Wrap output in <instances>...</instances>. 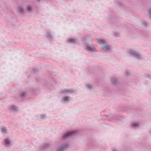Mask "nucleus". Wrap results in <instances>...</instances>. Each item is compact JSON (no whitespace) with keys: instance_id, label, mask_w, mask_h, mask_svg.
<instances>
[{"instance_id":"f257e3e1","label":"nucleus","mask_w":151,"mask_h":151,"mask_svg":"<svg viewBox=\"0 0 151 151\" xmlns=\"http://www.w3.org/2000/svg\"><path fill=\"white\" fill-rule=\"evenodd\" d=\"M77 131L68 132L65 134L62 137L58 146L55 151H65L68 148L69 144L66 140L77 133Z\"/></svg>"},{"instance_id":"f03ea898","label":"nucleus","mask_w":151,"mask_h":151,"mask_svg":"<svg viewBox=\"0 0 151 151\" xmlns=\"http://www.w3.org/2000/svg\"><path fill=\"white\" fill-rule=\"evenodd\" d=\"M74 90L73 89L66 88L60 91V93L62 94V96L60 99L61 102L63 104H68L71 100V98L67 95L71 92H74Z\"/></svg>"},{"instance_id":"7ed1b4c3","label":"nucleus","mask_w":151,"mask_h":151,"mask_svg":"<svg viewBox=\"0 0 151 151\" xmlns=\"http://www.w3.org/2000/svg\"><path fill=\"white\" fill-rule=\"evenodd\" d=\"M98 44L101 47V50L103 51L108 52H110L111 49L110 45L107 43L106 41L102 39H97Z\"/></svg>"},{"instance_id":"20e7f679","label":"nucleus","mask_w":151,"mask_h":151,"mask_svg":"<svg viewBox=\"0 0 151 151\" xmlns=\"http://www.w3.org/2000/svg\"><path fill=\"white\" fill-rule=\"evenodd\" d=\"M85 44L84 45V48L89 52H93L97 51L91 41H88L87 39L83 40Z\"/></svg>"},{"instance_id":"39448f33","label":"nucleus","mask_w":151,"mask_h":151,"mask_svg":"<svg viewBox=\"0 0 151 151\" xmlns=\"http://www.w3.org/2000/svg\"><path fill=\"white\" fill-rule=\"evenodd\" d=\"M128 53L132 55L136 59L140 60L143 59V57L140 53L132 49H130L128 50Z\"/></svg>"},{"instance_id":"423d86ee","label":"nucleus","mask_w":151,"mask_h":151,"mask_svg":"<svg viewBox=\"0 0 151 151\" xmlns=\"http://www.w3.org/2000/svg\"><path fill=\"white\" fill-rule=\"evenodd\" d=\"M3 145L6 147H10L12 146V140L10 138H5L2 142Z\"/></svg>"},{"instance_id":"0eeeda50","label":"nucleus","mask_w":151,"mask_h":151,"mask_svg":"<svg viewBox=\"0 0 151 151\" xmlns=\"http://www.w3.org/2000/svg\"><path fill=\"white\" fill-rule=\"evenodd\" d=\"M9 109L12 111L16 112L18 111V108L14 105H11L9 106Z\"/></svg>"},{"instance_id":"6e6552de","label":"nucleus","mask_w":151,"mask_h":151,"mask_svg":"<svg viewBox=\"0 0 151 151\" xmlns=\"http://www.w3.org/2000/svg\"><path fill=\"white\" fill-rule=\"evenodd\" d=\"M86 89L89 90H92L94 88L93 84L91 83H87L86 84Z\"/></svg>"},{"instance_id":"1a4fd4ad","label":"nucleus","mask_w":151,"mask_h":151,"mask_svg":"<svg viewBox=\"0 0 151 151\" xmlns=\"http://www.w3.org/2000/svg\"><path fill=\"white\" fill-rule=\"evenodd\" d=\"M139 126V123L138 122H133L131 123V127L134 129H136Z\"/></svg>"},{"instance_id":"9d476101","label":"nucleus","mask_w":151,"mask_h":151,"mask_svg":"<svg viewBox=\"0 0 151 151\" xmlns=\"http://www.w3.org/2000/svg\"><path fill=\"white\" fill-rule=\"evenodd\" d=\"M26 11L28 12H31L33 10V6L30 4H28L25 8Z\"/></svg>"},{"instance_id":"9b49d317","label":"nucleus","mask_w":151,"mask_h":151,"mask_svg":"<svg viewBox=\"0 0 151 151\" xmlns=\"http://www.w3.org/2000/svg\"><path fill=\"white\" fill-rule=\"evenodd\" d=\"M24 5L22 4L18 7V12L19 13L21 14H23L24 13Z\"/></svg>"},{"instance_id":"f8f14e48","label":"nucleus","mask_w":151,"mask_h":151,"mask_svg":"<svg viewBox=\"0 0 151 151\" xmlns=\"http://www.w3.org/2000/svg\"><path fill=\"white\" fill-rule=\"evenodd\" d=\"M45 36L49 40H51L52 39V35L50 31L47 32L45 34Z\"/></svg>"},{"instance_id":"ddd939ff","label":"nucleus","mask_w":151,"mask_h":151,"mask_svg":"<svg viewBox=\"0 0 151 151\" xmlns=\"http://www.w3.org/2000/svg\"><path fill=\"white\" fill-rule=\"evenodd\" d=\"M46 117V116L45 114H40L36 116V119L38 120H41Z\"/></svg>"},{"instance_id":"4468645a","label":"nucleus","mask_w":151,"mask_h":151,"mask_svg":"<svg viewBox=\"0 0 151 151\" xmlns=\"http://www.w3.org/2000/svg\"><path fill=\"white\" fill-rule=\"evenodd\" d=\"M50 145L48 143L44 144L40 147V149L43 150L48 148L50 146Z\"/></svg>"},{"instance_id":"2eb2a0df","label":"nucleus","mask_w":151,"mask_h":151,"mask_svg":"<svg viewBox=\"0 0 151 151\" xmlns=\"http://www.w3.org/2000/svg\"><path fill=\"white\" fill-rule=\"evenodd\" d=\"M67 41L68 42L71 43H74L77 42L76 40L74 38H69L68 39Z\"/></svg>"},{"instance_id":"dca6fc26","label":"nucleus","mask_w":151,"mask_h":151,"mask_svg":"<svg viewBox=\"0 0 151 151\" xmlns=\"http://www.w3.org/2000/svg\"><path fill=\"white\" fill-rule=\"evenodd\" d=\"M19 95L21 98H23L26 96L27 93L25 91H22L19 92Z\"/></svg>"},{"instance_id":"f3484780","label":"nucleus","mask_w":151,"mask_h":151,"mask_svg":"<svg viewBox=\"0 0 151 151\" xmlns=\"http://www.w3.org/2000/svg\"><path fill=\"white\" fill-rule=\"evenodd\" d=\"M1 132L3 134H6L8 133V131L5 127H3L0 129Z\"/></svg>"},{"instance_id":"a211bd4d","label":"nucleus","mask_w":151,"mask_h":151,"mask_svg":"<svg viewBox=\"0 0 151 151\" xmlns=\"http://www.w3.org/2000/svg\"><path fill=\"white\" fill-rule=\"evenodd\" d=\"M141 24L146 27L149 25V23L145 20H142L141 21Z\"/></svg>"},{"instance_id":"6ab92c4d","label":"nucleus","mask_w":151,"mask_h":151,"mask_svg":"<svg viewBox=\"0 0 151 151\" xmlns=\"http://www.w3.org/2000/svg\"><path fill=\"white\" fill-rule=\"evenodd\" d=\"M117 79L115 78H113L111 80V82L113 84H115L117 83Z\"/></svg>"},{"instance_id":"aec40b11","label":"nucleus","mask_w":151,"mask_h":151,"mask_svg":"<svg viewBox=\"0 0 151 151\" xmlns=\"http://www.w3.org/2000/svg\"><path fill=\"white\" fill-rule=\"evenodd\" d=\"M113 35H114L115 37H118L120 35V32H114Z\"/></svg>"},{"instance_id":"412c9836","label":"nucleus","mask_w":151,"mask_h":151,"mask_svg":"<svg viewBox=\"0 0 151 151\" xmlns=\"http://www.w3.org/2000/svg\"><path fill=\"white\" fill-rule=\"evenodd\" d=\"M147 12L148 16L151 18V8H150Z\"/></svg>"},{"instance_id":"4be33fe9","label":"nucleus","mask_w":151,"mask_h":151,"mask_svg":"<svg viewBox=\"0 0 151 151\" xmlns=\"http://www.w3.org/2000/svg\"><path fill=\"white\" fill-rule=\"evenodd\" d=\"M117 5L119 6H121L123 5L122 3L120 2L118 3Z\"/></svg>"},{"instance_id":"5701e85b","label":"nucleus","mask_w":151,"mask_h":151,"mask_svg":"<svg viewBox=\"0 0 151 151\" xmlns=\"http://www.w3.org/2000/svg\"><path fill=\"white\" fill-rule=\"evenodd\" d=\"M113 151H119L116 150H114Z\"/></svg>"},{"instance_id":"b1692460","label":"nucleus","mask_w":151,"mask_h":151,"mask_svg":"<svg viewBox=\"0 0 151 151\" xmlns=\"http://www.w3.org/2000/svg\"><path fill=\"white\" fill-rule=\"evenodd\" d=\"M43 0H37V1H42Z\"/></svg>"},{"instance_id":"393cba45","label":"nucleus","mask_w":151,"mask_h":151,"mask_svg":"<svg viewBox=\"0 0 151 151\" xmlns=\"http://www.w3.org/2000/svg\"><path fill=\"white\" fill-rule=\"evenodd\" d=\"M150 133L151 134V131H150Z\"/></svg>"}]
</instances>
